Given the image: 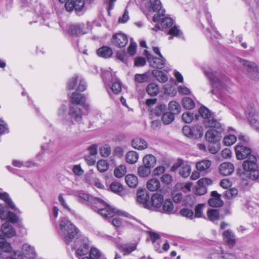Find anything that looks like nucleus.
I'll list each match as a JSON object with an SVG mask.
<instances>
[{
    "instance_id": "obj_28",
    "label": "nucleus",
    "mask_w": 259,
    "mask_h": 259,
    "mask_svg": "<svg viewBox=\"0 0 259 259\" xmlns=\"http://www.w3.org/2000/svg\"><path fill=\"white\" fill-rule=\"evenodd\" d=\"M146 186L150 191H155L160 188V183L158 179L152 178L147 182Z\"/></svg>"
},
{
    "instance_id": "obj_31",
    "label": "nucleus",
    "mask_w": 259,
    "mask_h": 259,
    "mask_svg": "<svg viewBox=\"0 0 259 259\" xmlns=\"http://www.w3.org/2000/svg\"><path fill=\"white\" fill-rule=\"evenodd\" d=\"M69 114L75 121H79L81 119L82 112L80 108L78 107H71Z\"/></svg>"
},
{
    "instance_id": "obj_63",
    "label": "nucleus",
    "mask_w": 259,
    "mask_h": 259,
    "mask_svg": "<svg viewBox=\"0 0 259 259\" xmlns=\"http://www.w3.org/2000/svg\"><path fill=\"white\" fill-rule=\"evenodd\" d=\"M161 180L166 184H169L172 181V178L169 174H164L161 177Z\"/></svg>"
},
{
    "instance_id": "obj_27",
    "label": "nucleus",
    "mask_w": 259,
    "mask_h": 259,
    "mask_svg": "<svg viewBox=\"0 0 259 259\" xmlns=\"http://www.w3.org/2000/svg\"><path fill=\"white\" fill-rule=\"evenodd\" d=\"M156 162L155 157L151 154H147L143 158V165L150 169L155 166Z\"/></svg>"
},
{
    "instance_id": "obj_64",
    "label": "nucleus",
    "mask_w": 259,
    "mask_h": 259,
    "mask_svg": "<svg viewBox=\"0 0 259 259\" xmlns=\"http://www.w3.org/2000/svg\"><path fill=\"white\" fill-rule=\"evenodd\" d=\"M88 150L90 155L95 156L98 153V146L96 144H93L88 148Z\"/></svg>"
},
{
    "instance_id": "obj_57",
    "label": "nucleus",
    "mask_w": 259,
    "mask_h": 259,
    "mask_svg": "<svg viewBox=\"0 0 259 259\" xmlns=\"http://www.w3.org/2000/svg\"><path fill=\"white\" fill-rule=\"evenodd\" d=\"M182 118L185 122L189 123L193 120L194 115L190 112H187L183 114Z\"/></svg>"
},
{
    "instance_id": "obj_59",
    "label": "nucleus",
    "mask_w": 259,
    "mask_h": 259,
    "mask_svg": "<svg viewBox=\"0 0 259 259\" xmlns=\"http://www.w3.org/2000/svg\"><path fill=\"white\" fill-rule=\"evenodd\" d=\"M78 79V76L77 75L73 76L72 78H71L67 85V88L70 90H73L76 86L77 80Z\"/></svg>"
},
{
    "instance_id": "obj_58",
    "label": "nucleus",
    "mask_w": 259,
    "mask_h": 259,
    "mask_svg": "<svg viewBox=\"0 0 259 259\" xmlns=\"http://www.w3.org/2000/svg\"><path fill=\"white\" fill-rule=\"evenodd\" d=\"M204 207V204H198L195 208V217L196 218L202 217V210Z\"/></svg>"
},
{
    "instance_id": "obj_1",
    "label": "nucleus",
    "mask_w": 259,
    "mask_h": 259,
    "mask_svg": "<svg viewBox=\"0 0 259 259\" xmlns=\"http://www.w3.org/2000/svg\"><path fill=\"white\" fill-rule=\"evenodd\" d=\"M60 235L66 245L75 250L76 255L79 257L89 252V243L87 239L80 236L79 230L66 218L61 219L59 223Z\"/></svg>"
},
{
    "instance_id": "obj_4",
    "label": "nucleus",
    "mask_w": 259,
    "mask_h": 259,
    "mask_svg": "<svg viewBox=\"0 0 259 259\" xmlns=\"http://www.w3.org/2000/svg\"><path fill=\"white\" fill-rule=\"evenodd\" d=\"M95 204L99 205L100 207L98 210V212L104 218H111L117 214L118 216H122L125 217H128L130 214L124 211L120 210H116L114 208H111L110 206L107 205L106 203L102 199L99 198H95ZM96 206H93V209L97 211Z\"/></svg>"
},
{
    "instance_id": "obj_48",
    "label": "nucleus",
    "mask_w": 259,
    "mask_h": 259,
    "mask_svg": "<svg viewBox=\"0 0 259 259\" xmlns=\"http://www.w3.org/2000/svg\"><path fill=\"white\" fill-rule=\"evenodd\" d=\"M182 103L184 107L188 109H191L195 106L194 102L189 97L184 98Z\"/></svg>"
},
{
    "instance_id": "obj_34",
    "label": "nucleus",
    "mask_w": 259,
    "mask_h": 259,
    "mask_svg": "<svg viewBox=\"0 0 259 259\" xmlns=\"http://www.w3.org/2000/svg\"><path fill=\"white\" fill-rule=\"evenodd\" d=\"M89 255L91 259H106L105 255L96 247L91 248Z\"/></svg>"
},
{
    "instance_id": "obj_55",
    "label": "nucleus",
    "mask_w": 259,
    "mask_h": 259,
    "mask_svg": "<svg viewBox=\"0 0 259 259\" xmlns=\"http://www.w3.org/2000/svg\"><path fill=\"white\" fill-rule=\"evenodd\" d=\"M101 155L104 157H107L111 152V149L108 145H104L101 147L100 149Z\"/></svg>"
},
{
    "instance_id": "obj_9",
    "label": "nucleus",
    "mask_w": 259,
    "mask_h": 259,
    "mask_svg": "<svg viewBox=\"0 0 259 259\" xmlns=\"http://www.w3.org/2000/svg\"><path fill=\"white\" fill-rule=\"evenodd\" d=\"M247 117L251 126L257 132H259V123L257 121L258 112L254 106H250L245 111Z\"/></svg>"
},
{
    "instance_id": "obj_10",
    "label": "nucleus",
    "mask_w": 259,
    "mask_h": 259,
    "mask_svg": "<svg viewBox=\"0 0 259 259\" xmlns=\"http://www.w3.org/2000/svg\"><path fill=\"white\" fill-rule=\"evenodd\" d=\"M150 195L145 190H139L137 192V202L143 207L148 208L150 206Z\"/></svg>"
},
{
    "instance_id": "obj_33",
    "label": "nucleus",
    "mask_w": 259,
    "mask_h": 259,
    "mask_svg": "<svg viewBox=\"0 0 259 259\" xmlns=\"http://www.w3.org/2000/svg\"><path fill=\"white\" fill-rule=\"evenodd\" d=\"M12 250V247L11 244L2 237V235H0V251L11 252Z\"/></svg>"
},
{
    "instance_id": "obj_62",
    "label": "nucleus",
    "mask_w": 259,
    "mask_h": 259,
    "mask_svg": "<svg viewBox=\"0 0 259 259\" xmlns=\"http://www.w3.org/2000/svg\"><path fill=\"white\" fill-rule=\"evenodd\" d=\"M84 180L86 182L90 184L93 183V182L95 179H94V172L92 170H90L85 174L84 176Z\"/></svg>"
},
{
    "instance_id": "obj_14",
    "label": "nucleus",
    "mask_w": 259,
    "mask_h": 259,
    "mask_svg": "<svg viewBox=\"0 0 259 259\" xmlns=\"http://www.w3.org/2000/svg\"><path fill=\"white\" fill-rule=\"evenodd\" d=\"M180 165H182L181 168L180 169V175L184 177L187 178L191 171L190 165L187 163H184L183 161H179L178 163H175L171 168L172 170H174L178 168Z\"/></svg>"
},
{
    "instance_id": "obj_24",
    "label": "nucleus",
    "mask_w": 259,
    "mask_h": 259,
    "mask_svg": "<svg viewBox=\"0 0 259 259\" xmlns=\"http://www.w3.org/2000/svg\"><path fill=\"white\" fill-rule=\"evenodd\" d=\"M223 236L224 240L228 245L233 246L235 245L236 242L235 235L232 231L230 230L225 231L223 233Z\"/></svg>"
},
{
    "instance_id": "obj_54",
    "label": "nucleus",
    "mask_w": 259,
    "mask_h": 259,
    "mask_svg": "<svg viewBox=\"0 0 259 259\" xmlns=\"http://www.w3.org/2000/svg\"><path fill=\"white\" fill-rule=\"evenodd\" d=\"M173 24V20L169 17L164 18L161 22V27L163 28H169L172 26Z\"/></svg>"
},
{
    "instance_id": "obj_47",
    "label": "nucleus",
    "mask_w": 259,
    "mask_h": 259,
    "mask_svg": "<svg viewBox=\"0 0 259 259\" xmlns=\"http://www.w3.org/2000/svg\"><path fill=\"white\" fill-rule=\"evenodd\" d=\"M174 120V114L171 112H167L163 114L162 120L164 124H168Z\"/></svg>"
},
{
    "instance_id": "obj_50",
    "label": "nucleus",
    "mask_w": 259,
    "mask_h": 259,
    "mask_svg": "<svg viewBox=\"0 0 259 259\" xmlns=\"http://www.w3.org/2000/svg\"><path fill=\"white\" fill-rule=\"evenodd\" d=\"M110 189L113 192L116 193L121 192L123 190V188L120 183L114 182L110 184Z\"/></svg>"
},
{
    "instance_id": "obj_61",
    "label": "nucleus",
    "mask_w": 259,
    "mask_h": 259,
    "mask_svg": "<svg viewBox=\"0 0 259 259\" xmlns=\"http://www.w3.org/2000/svg\"><path fill=\"white\" fill-rule=\"evenodd\" d=\"M137 44L135 42H131L127 49V53L131 56H134L136 53Z\"/></svg>"
},
{
    "instance_id": "obj_38",
    "label": "nucleus",
    "mask_w": 259,
    "mask_h": 259,
    "mask_svg": "<svg viewBox=\"0 0 259 259\" xmlns=\"http://www.w3.org/2000/svg\"><path fill=\"white\" fill-rule=\"evenodd\" d=\"M192 137L201 138L203 134V128L201 125H195L192 127Z\"/></svg>"
},
{
    "instance_id": "obj_40",
    "label": "nucleus",
    "mask_w": 259,
    "mask_h": 259,
    "mask_svg": "<svg viewBox=\"0 0 259 259\" xmlns=\"http://www.w3.org/2000/svg\"><path fill=\"white\" fill-rule=\"evenodd\" d=\"M149 78V73L145 72L143 74H136L134 77V80L136 83H142L147 82Z\"/></svg>"
},
{
    "instance_id": "obj_16",
    "label": "nucleus",
    "mask_w": 259,
    "mask_h": 259,
    "mask_svg": "<svg viewBox=\"0 0 259 259\" xmlns=\"http://www.w3.org/2000/svg\"><path fill=\"white\" fill-rule=\"evenodd\" d=\"M146 55L151 67L160 69L164 67L165 59L163 56L162 57H159V58L154 57L149 53Z\"/></svg>"
},
{
    "instance_id": "obj_35",
    "label": "nucleus",
    "mask_w": 259,
    "mask_h": 259,
    "mask_svg": "<svg viewBox=\"0 0 259 259\" xmlns=\"http://www.w3.org/2000/svg\"><path fill=\"white\" fill-rule=\"evenodd\" d=\"M127 185L131 188H135L138 184V178L134 175H127L125 177Z\"/></svg>"
},
{
    "instance_id": "obj_18",
    "label": "nucleus",
    "mask_w": 259,
    "mask_h": 259,
    "mask_svg": "<svg viewBox=\"0 0 259 259\" xmlns=\"http://www.w3.org/2000/svg\"><path fill=\"white\" fill-rule=\"evenodd\" d=\"M68 33L71 35L76 36L84 34L87 33V31L83 24H77L70 25L69 27Z\"/></svg>"
},
{
    "instance_id": "obj_26",
    "label": "nucleus",
    "mask_w": 259,
    "mask_h": 259,
    "mask_svg": "<svg viewBox=\"0 0 259 259\" xmlns=\"http://www.w3.org/2000/svg\"><path fill=\"white\" fill-rule=\"evenodd\" d=\"M70 101L73 104L82 105L85 101V97L81 94L74 92L70 97Z\"/></svg>"
},
{
    "instance_id": "obj_15",
    "label": "nucleus",
    "mask_w": 259,
    "mask_h": 259,
    "mask_svg": "<svg viewBox=\"0 0 259 259\" xmlns=\"http://www.w3.org/2000/svg\"><path fill=\"white\" fill-rule=\"evenodd\" d=\"M163 196L158 193H155L151 196L150 206L148 209L153 210L154 208L159 209L161 207L163 201Z\"/></svg>"
},
{
    "instance_id": "obj_11",
    "label": "nucleus",
    "mask_w": 259,
    "mask_h": 259,
    "mask_svg": "<svg viewBox=\"0 0 259 259\" xmlns=\"http://www.w3.org/2000/svg\"><path fill=\"white\" fill-rule=\"evenodd\" d=\"M111 41L114 46L118 48H123L128 42V37L126 34L119 32L112 36Z\"/></svg>"
},
{
    "instance_id": "obj_21",
    "label": "nucleus",
    "mask_w": 259,
    "mask_h": 259,
    "mask_svg": "<svg viewBox=\"0 0 259 259\" xmlns=\"http://www.w3.org/2000/svg\"><path fill=\"white\" fill-rule=\"evenodd\" d=\"M22 252L25 257L28 259H34L36 253L34 248L28 243H24L22 246Z\"/></svg>"
},
{
    "instance_id": "obj_43",
    "label": "nucleus",
    "mask_w": 259,
    "mask_h": 259,
    "mask_svg": "<svg viewBox=\"0 0 259 259\" xmlns=\"http://www.w3.org/2000/svg\"><path fill=\"white\" fill-rule=\"evenodd\" d=\"M207 215L211 222L218 221L220 218V213L217 209H210L207 210Z\"/></svg>"
},
{
    "instance_id": "obj_7",
    "label": "nucleus",
    "mask_w": 259,
    "mask_h": 259,
    "mask_svg": "<svg viewBox=\"0 0 259 259\" xmlns=\"http://www.w3.org/2000/svg\"><path fill=\"white\" fill-rule=\"evenodd\" d=\"M205 133V139L207 141L211 143H217L222 139V132L223 128L221 125L219 127H212Z\"/></svg>"
},
{
    "instance_id": "obj_20",
    "label": "nucleus",
    "mask_w": 259,
    "mask_h": 259,
    "mask_svg": "<svg viewBox=\"0 0 259 259\" xmlns=\"http://www.w3.org/2000/svg\"><path fill=\"white\" fill-rule=\"evenodd\" d=\"M1 232L7 238H12L16 235V231L12 225L8 222L4 223L1 227Z\"/></svg>"
},
{
    "instance_id": "obj_22",
    "label": "nucleus",
    "mask_w": 259,
    "mask_h": 259,
    "mask_svg": "<svg viewBox=\"0 0 259 259\" xmlns=\"http://www.w3.org/2000/svg\"><path fill=\"white\" fill-rule=\"evenodd\" d=\"M234 170V165L230 162L222 163L219 166L220 174L224 176L230 175Z\"/></svg>"
},
{
    "instance_id": "obj_44",
    "label": "nucleus",
    "mask_w": 259,
    "mask_h": 259,
    "mask_svg": "<svg viewBox=\"0 0 259 259\" xmlns=\"http://www.w3.org/2000/svg\"><path fill=\"white\" fill-rule=\"evenodd\" d=\"M168 34L170 35L168 37L169 40L172 39L173 36L180 38L183 35L182 31L176 26H174L170 29Z\"/></svg>"
},
{
    "instance_id": "obj_45",
    "label": "nucleus",
    "mask_w": 259,
    "mask_h": 259,
    "mask_svg": "<svg viewBox=\"0 0 259 259\" xmlns=\"http://www.w3.org/2000/svg\"><path fill=\"white\" fill-rule=\"evenodd\" d=\"M110 88L114 94H118L121 91V83L119 80L116 79L113 81Z\"/></svg>"
},
{
    "instance_id": "obj_2",
    "label": "nucleus",
    "mask_w": 259,
    "mask_h": 259,
    "mask_svg": "<svg viewBox=\"0 0 259 259\" xmlns=\"http://www.w3.org/2000/svg\"><path fill=\"white\" fill-rule=\"evenodd\" d=\"M236 157L238 159H246L243 161L242 167L245 176L252 181H259V165L257 163V159L255 155L251 154V149L242 145L235 147Z\"/></svg>"
},
{
    "instance_id": "obj_49",
    "label": "nucleus",
    "mask_w": 259,
    "mask_h": 259,
    "mask_svg": "<svg viewBox=\"0 0 259 259\" xmlns=\"http://www.w3.org/2000/svg\"><path fill=\"white\" fill-rule=\"evenodd\" d=\"M236 137L233 135H229L225 136L223 139V142L226 146H231L236 141Z\"/></svg>"
},
{
    "instance_id": "obj_3",
    "label": "nucleus",
    "mask_w": 259,
    "mask_h": 259,
    "mask_svg": "<svg viewBox=\"0 0 259 259\" xmlns=\"http://www.w3.org/2000/svg\"><path fill=\"white\" fill-rule=\"evenodd\" d=\"M0 199L3 200L7 206L0 204V219L3 220H8L12 223H16L18 221V217L14 212L8 210V208L15 210L17 212H21L17 208L10 197L9 194L6 192L0 193Z\"/></svg>"
},
{
    "instance_id": "obj_25",
    "label": "nucleus",
    "mask_w": 259,
    "mask_h": 259,
    "mask_svg": "<svg viewBox=\"0 0 259 259\" xmlns=\"http://www.w3.org/2000/svg\"><path fill=\"white\" fill-rule=\"evenodd\" d=\"M174 206L172 202L169 199L163 200L162 203L161 207L159 209V211L166 213H174Z\"/></svg>"
},
{
    "instance_id": "obj_5",
    "label": "nucleus",
    "mask_w": 259,
    "mask_h": 259,
    "mask_svg": "<svg viewBox=\"0 0 259 259\" xmlns=\"http://www.w3.org/2000/svg\"><path fill=\"white\" fill-rule=\"evenodd\" d=\"M215 73V72H213L211 69L205 71V74L209 79L213 88L218 89L219 90H227V87L231 83L230 80H221L217 77Z\"/></svg>"
},
{
    "instance_id": "obj_37",
    "label": "nucleus",
    "mask_w": 259,
    "mask_h": 259,
    "mask_svg": "<svg viewBox=\"0 0 259 259\" xmlns=\"http://www.w3.org/2000/svg\"><path fill=\"white\" fill-rule=\"evenodd\" d=\"M146 92L150 96H155L158 94L159 88L156 83H151L147 85Z\"/></svg>"
},
{
    "instance_id": "obj_30",
    "label": "nucleus",
    "mask_w": 259,
    "mask_h": 259,
    "mask_svg": "<svg viewBox=\"0 0 259 259\" xmlns=\"http://www.w3.org/2000/svg\"><path fill=\"white\" fill-rule=\"evenodd\" d=\"M97 53L100 57L107 58L112 56L113 51L110 48L105 46L99 49L97 51Z\"/></svg>"
},
{
    "instance_id": "obj_46",
    "label": "nucleus",
    "mask_w": 259,
    "mask_h": 259,
    "mask_svg": "<svg viewBox=\"0 0 259 259\" xmlns=\"http://www.w3.org/2000/svg\"><path fill=\"white\" fill-rule=\"evenodd\" d=\"M126 172V168L124 165H120L116 167L114 171V175L117 178L122 177Z\"/></svg>"
},
{
    "instance_id": "obj_52",
    "label": "nucleus",
    "mask_w": 259,
    "mask_h": 259,
    "mask_svg": "<svg viewBox=\"0 0 259 259\" xmlns=\"http://www.w3.org/2000/svg\"><path fill=\"white\" fill-rule=\"evenodd\" d=\"M237 194V189L233 188L226 190L225 192L224 195L226 198L230 199L236 197Z\"/></svg>"
},
{
    "instance_id": "obj_6",
    "label": "nucleus",
    "mask_w": 259,
    "mask_h": 259,
    "mask_svg": "<svg viewBox=\"0 0 259 259\" xmlns=\"http://www.w3.org/2000/svg\"><path fill=\"white\" fill-rule=\"evenodd\" d=\"M200 115L204 119V123L206 127H219L220 123L213 117L210 111L206 107H201L199 110Z\"/></svg>"
},
{
    "instance_id": "obj_53",
    "label": "nucleus",
    "mask_w": 259,
    "mask_h": 259,
    "mask_svg": "<svg viewBox=\"0 0 259 259\" xmlns=\"http://www.w3.org/2000/svg\"><path fill=\"white\" fill-rule=\"evenodd\" d=\"M74 9L76 13L80 12L84 7V1L83 0L73 1Z\"/></svg>"
},
{
    "instance_id": "obj_39",
    "label": "nucleus",
    "mask_w": 259,
    "mask_h": 259,
    "mask_svg": "<svg viewBox=\"0 0 259 259\" xmlns=\"http://www.w3.org/2000/svg\"><path fill=\"white\" fill-rule=\"evenodd\" d=\"M137 245L135 243L124 244L120 245V249L124 252V255L130 254L136 250Z\"/></svg>"
},
{
    "instance_id": "obj_42",
    "label": "nucleus",
    "mask_w": 259,
    "mask_h": 259,
    "mask_svg": "<svg viewBox=\"0 0 259 259\" xmlns=\"http://www.w3.org/2000/svg\"><path fill=\"white\" fill-rule=\"evenodd\" d=\"M137 172L140 177H147L151 174V169L144 165H141L138 167Z\"/></svg>"
},
{
    "instance_id": "obj_19",
    "label": "nucleus",
    "mask_w": 259,
    "mask_h": 259,
    "mask_svg": "<svg viewBox=\"0 0 259 259\" xmlns=\"http://www.w3.org/2000/svg\"><path fill=\"white\" fill-rule=\"evenodd\" d=\"M211 198L208 200V204L211 207H221L224 204L223 201L221 198V195L217 191H213L211 193Z\"/></svg>"
},
{
    "instance_id": "obj_60",
    "label": "nucleus",
    "mask_w": 259,
    "mask_h": 259,
    "mask_svg": "<svg viewBox=\"0 0 259 259\" xmlns=\"http://www.w3.org/2000/svg\"><path fill=\"white\" fill-rule=\"evenodd\" d=\"M165 109V106L164 105L160 104L157 105L154 111V113L157 116L162 115Z\"/></svg>"
},
{
    "instance_id": "obj_32",
    "label": "nucleus",
    "mask_w": 259,
    "mask_h": 259,
    "mask_svg": "<svg viewBox=\"0 0 259 259\" xmlns=\"http://www.w3.org/2000/svg\"><path fill=\"white\" fill-rule=\"evenodd\" d=\"M126 161L130 164L136 163L139 159L138 153L134 151H128L125 156Z\"/></svg>"
},
{
    "instance_id": "obj_12",
    "label": "nucleus",
    "mask_w": 259,
    "mask_h": 259,
    "mask_svg": "<svg viewBox=\"0 0 259 259\" xmlns=\"http://www.w3.org/2000/svg\"><path fill=\"white\" fill-rule=\"evenodd\" d=\"M242 64L248 71L252 72L251 77L253 79L259 80V66L256 63L248 60H243Z\"/></svg>"
},
{
    "instance_id": "obj_51",
    "label": "nucleus",
    "mask_w": 259,
    "mask_h": 259,
    "mask_svg": "<svg viewBox=\"0 0 259 259\" xmlns=\"http://www.w3.org/2000/svg\"><path fill=\"white\" fill-rule=\"evenodd\" d=\"M97 167L100 172H104L107 170L108 165L105 160H100L97 162Z\"/></svg>"
},
{
    "instance_id": "obj_36",
    "label": "nucleus",
    "mask_w": 259,
    "mask_h": 259,
    "mask_svg": "<svg viewBox=\"0 0 259 259\" xmlns=\"http://www.w3.org/2000/svg\"><path fill=\"white\" fill-rule=\"evenodd\" d=\"M152 75L160 82H165L167 79V75L162 71L158 70H153L152 72Z\"/></svg>"
},
{
    "instance_id": "obj_29",
    "label": "nucleus",
    "mask_w": 259,
    "mask_h": 259,
    "mask_svg": "<svg viewBox=\"0 0 259 259\" xmlns=\"http://www.w3.org/2000/svg\"><path fill=\"white\" fill-rule=\"evenodd\" d=\"M132 146L135 149L143 150L147 147V143L143 139L137 138L133 140Z\"/></svg>"
},
{
    "instance_id": "obj_56",
    "label": "nucleus",
    "mask_w": 259,
    "mask_h": 259,
    "mask_svg": "<svg viewBox=\"0 0 259 259\" xmlns=\"http://www.w3.org/2000/svg\"><path fill=\"white\" fill-rule=\"evenodd\" d=\"M180 214L185 217L188 219H192L194 216L193 211L189 208H183L180 211Z\"/></svg>"
},
{
    "instance_id": "obj_23",
    "label": "nucleus",
    "mask_w": 259,
    "mask_h": 259,
    "mask_svg": "<svg viewBox=\"0 0 259 259\" xmlns=\"http://www.w3.org/2000/svg\"><path fill=\"white\" fill-rule=\"evenodd\" d=\"M211 165V161L207 159H204L196 163V168L197 170L200 172H207Z\"/></svg>"
},
{
    "instance_id": "obj_8",
    "label": "nucleus",
    "mask_w": 259,
    "mask_h": 259,
    "mask_svg": "<svg viewBox=\"0 0 259 259\" xmlns=\"http://www.w3.org/2000/svg\"><path fill=\"white\" fill-rule=\"evenodd\" d=\"M150 6L148 7V11L152 10L153 12H157L153 17V21L155 22H158L161 19V17L163 16L165 11L161 10V4L159 0H150Z\"/></svg>"
},
{
    "instance_id": "obj_41",
    "label": "nucleus",
    "mask_w": 259,
    "mask_h": 259,
    "mask_svg": "<svg viewBox=\"0 0 259 259\" xmlns=\"http://www.w3.org/2000/svg\"><path fill=\"white\" fill-rule=\"evenodd\" d=\"M168 109L170 112L174 114H178L181 111V106L180 104L174 101H172L169 103Z\"/></svg>"
},
{
    "instance_id": "obj_17",
    "label": "nucleus",
    "mask_w": 259,
    "mask_h": 259,
    "mask_svg": "<svg viewBox=\"0 0 259 259\" xmlns=\"http://www.w3.org/2000/svg\"><path fill=\"white\" fill-rule=\"evenodd\" d=\"M211 180L204 178L199 180L197 182L198 187L196 189V193L198 195H203L206 192V186L211 185Z\"/></svg>"
},
{
    "instance_id": "obj_13",
    "label": "nucleus",
    "mask_w": 259,
    "mask_h": 259,
    "mask_svg": "<svg viewBox=\"0 0 259 259\" xmlns=\"http://www.w3.org/2000/svg\"><path fill=\"white\" fill-rule=\"evenodd\" d=\"M234 257L231 253H225L221 247L212 250L207 259H233Z\"/></svg>"
}]
</instances>
